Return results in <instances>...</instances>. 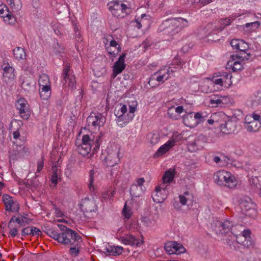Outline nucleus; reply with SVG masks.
Returning a JSON list of instances; mask_svg holds the SVG:
<instances>
[{
  "mask_svg": "<svg viewBox=\"0 0 261 261\" xmlns=\"http://www.w3.org/2000/svg\"><path fill=\"white\" fill-rule=\"evenodd\" d=\"M60 231L54 228L48 229L45 232L47 236L65 246L69 245L81 237L75 231L63 224H59Z\"/></svg>",
  "mask_w": 261,
  "mask_h": 261,
  "instance_id": "obj_1",
  "label": "nucleus"
},
{
  "mask_svg": "<svg viewBox=\"0 0 261 261\" xmlns=\"http://www.w3.org/2000/svg\"><path fill=\"white\" fill-rule=\"evenodd\" d=\"M100 139V136L92 139L88 135H84L82 137L81 143L78 144L76 142L77 151L84 156L87 155L91 151H92V154H94L99 150Z\"/></svg>",
  "mask_w": 261,
  "mask_h": 261,
  "instance_id": "obj_2",
  "label": "nucleus"
},
{
  "mask_svg": "<svg viewBox=\"0 0 261 261\" xmlns=\"http://www.w3.org/2000/svg\"><path fill=\"white\" fill-rule=\"evenodd\" d=\"M137 106V102L136 101H133L131 105H129L128 113L126 105H123L116 113V110H115V114L117 118V121L119 125L122 127L124 124H126L132 120L135 116L134 113L136 111Z\"/></svg>",
  "mask_w": 261,
  "mask_h": 261,
  "instance_id": "obj_3",
  "label": "nucleus"
},
{
  "mask_svg": "<svg viewBox=\"0 0 261 261\" xmlns=\"http://www.w3.org/2000/svg\"><path fill=\"white\" fill-rule=\"evenodd\" d=\"M183 18H170L163 22L159 28V31L164 32L165 34L173 35L177 33L181 26H180L181 21H184Z\"/></svg>",
  "mask_w": 261,
  "mask_h": 261,
  "instance_id": "obj_4",
  "label": "nucleus"
},
{
  "mask_svg": "<svg viewBox=\"0 0 261 261\" xmlns=\"http://www.w3.org/2000/svg\"><path fill=\"white\" fill-rule=\"evenodd\" d=\"M174 71L170 67L166 66L152 74L148 84L151 87H155L169 79L170 75L172 74Z\"/></svg>",
  "mask_w": 261,
  "mask_h": 261,
  "instance_id": "obj_5",
  "label": "nucleus"
},
{
  "mask_svg": "<svg viewBox=\"0 0 261 261\" xmlns=\"http://www.w3.org/2000/svg\"><path fill=\"white\" fill-rule=\"evenodd\" d=\"M214 179L218 185L226 186L230 188L235 187L238 183L233 175L223 170L216 172L214 175Z\"/></svg>",
  "mask_w": 261,
  "mask_h": 261,
  "instance_id": "obj_6",
  "label": "nucleus"
},
{
  "mask_svg": "<svg viewBox=\"0 0 261 261\" xmlns=\"http://www.w3.org/2000/svg\"><path fill=\"white\" fill-rule=\"evenodd\" d=\"M218 127H220L223 134H230L234 133L236 129V122L230 119L224 114H222Z\"/></svg>",
  "mask_w": 261,
  "mask_h": 261,
  "instance_id": "obj_7",
  "label": "nucleus"
},
{
  "mask_svg": "<svg viewBox=\"0 0 261 261\" xmlns=\"http://www.w3.org/2000/svg\"><path fill=\"white\" fill-rule=\"evenodd\" d=\"M106 121V118L99 113H91L87 118L88 126L99 129L103 126Z\"/></svg>",
  "mask_w": 261,
  "mask_h": 261,
  "instance_id": "obj_8",
  "label": "nucleus"
},
{
  "mask_svg": "<svg viewBox=\"0 0 261 261\" xmlns=\"http://www.w3.org/2000/svg\"><path fill=\"white\" fill-rule=\"evenodd\" d=\"M203 119L204 117H202L201 113L192 112L184 116L183 121L187 126L193 128L202 122Z\"/></svg>",
  "mask_w": 261,
  "mask_h": 261,
  "instance_id": "obj_9",
  "label": "nucleus"
},
{
  "mask_svg": "<svg viewBox=\"0 0 261 261\" xmlns=\"http://www.w3.org/2000/svg\"><path fill=\"white\" fill-rule=\"evenodd\" d=\"M240 207L245 212V215L249 217H253L256 215V205L252 202L251 199L248 197H245L241 199Z\"/></svg>",
  "mask_w": 261,
  "mask_h": 261,
  "instance_id": "obj_10",
  "label": "nucleus"
},
{
  "mask_svg": "<svg viewBox=\"0 0 261 261\" xmlns=\"http://www.w3.org/2000/svg\"><path fill=\"white\" fill-rule=\"evenodd\" d=\"M3 200L5 205L6 211L12 213L18 212L20 209V206L16 199L8 194L3 196Z\"/></svg>",
  "mask_w": 261,
  "mask_h": 261,
  "instance_id": "obj_11",
  "label": "nucleus"
},
{
  "mask_svg": "<svg viewBox=\"0 0 261 261\" xmlns=\"http://www.w3.org/2000/svg\"><path fill=\"white\" fill-rule=\"evenodd\" d=\"M164 248L169 254H180L186 251L184 246L175 241L168 242L165 244Z\"/></svg>",
  "mask_w": 261,
  "mask_h": 261,
  "instance_id": "obj_12",
  "label": "nucleus"
},
{
  "mask_svg": "<svg viewBox=\"0 0 261 261\" xmlns=\"http://www.w3.org/2000/svg\"><path fill=\"white\" fill-rule=\"evenodd\" d=\"M120 149L116 148L115 149L109 151L105 159V162L108 167H114L120 162Z\"/></svg>",
  "mask_w": 261,
  "mask_h": 261,
  "instance_id": "obj_13",
  "label": "nucleus"
},
{
  "mask_svg": "<svg viewBox=\"0 0 261 261\" xmlns=\"http://www.w3.org/2000/svg\"><path fill=\"white\" fill-rule=\"evenodd\" d=\"M79 205L81 211L84 213L95 212L97 210L95 200L93 198L85 197L82 199Z\"/></svg>",
  "mask_w": 261,
  "mask_h": 261,
  "instance_id": "obj_14",
  "label": "nucleus"
},
{
  "mask_svg": "<svg viewBox=\"0 0 261 261\" xmlns=\"http://www.w3.org/2000/svg\"><path fill=\"white\" fill-rule=\"evenodd\" d=\"M13 13H16L9 10L5 5H0V16L4 18L5 22L10 24H15L16 19Z\"/></svg>",
  "mask_w": 261,
  "mask_h": 261,
  "instance_id": "obj_15",
  "label": "nucleus"
},
{
  "mask_svg": "<svg viewBox=\"0 0 261 261\" xmlns=\"http://www.w3.org/2000/svg\"><path fill=\"white\" fill-rule=\"evenodd\" d=\"M73 72L70 69L69 65L67 64L63 69L62 75L63 77V84L67 83L68 86L71 89H74L76 88V81L74 75L72 74Z\"/></svg>",
  "mask_w": 261,
  "mask_h": 261,
  "instance_id": "obj_16",
  "label": "nucleus"
},
{
  "mask_svg": "<svg viewBox=\"0 0 261 261\" xmlns=\"http://www.w3.org/2000/svg\"><path fill=\"white\" fill-rule=\"evenodd\" d=\"M16 106L19 111L21 117L23 119H28L30 116V111L27 100L24 98H20L17 101Z\"/></svg>",
  "mask_w": 261,
  "mask_h": 261,
  "instance_id": "obj_17",
  "label": "nucleus"
},
{
  "mask_svg": "<svg viewBox=\"0 0 261 261\" xmlns=\"http://www.w3.org/2000/svg\"><path fill=\"white\" fill-rule=\"evenodd\" d=\"M151 196L154 202L156 203L162 202L167 197L166 187H164V185L156 187Z\"/></svg>",
  "mask_w": 261,
  "mask_h": 261,
  "instance_id": "obj_18",
  "label": "nucleus"
},
{
  "mask_svg": "<svg viewBox=\"0 0 261 261\" xmlns=\"http://www.w3.org/2000/svg\"><path fill=\"white\" fill-rule=\"evenodd\" d=\"M126 54L123 53L119 58L113 67V75L115 77L118 74L121 73L125 69L126 65L124 63V59Z\"/></svg>",
  "mask_w": 261,
  "mask_h": 261,
  "instance_id": "obj_19",
  "label": "nucleus"
},
{
  "mask_svg": "<svg viewBox=\"0 0 261 261\" xmlns=\"http://www.w3.org/2000/svg\"><path fill=\"white\" fill-rule=\"evenodd\" d=\"M221 26L218 28L216 26H214L213 23H208L205 27V29L207 30L212 29V31H211L208 34H210L212 33H215V32L221 31H222L226 26L230 25L231 23V19L229 18H225L224 19H222L219 21Z\"/></svg>",
  "mask_w": 261,
  "mask_h": 261,
  "instance_id": "obj_20",
  "label": "nucleus"
},
{
  "mask_svg": "<svg viewBox=\"0 0 261 261\" xmlns=\"http://www.w3.org/2000/svg\"><path fill=\"white\" fill-rule=\"evenodd\" d=\"M119 240L124 244L136 247H139L143 243L142 241L137 239L134 236L130 234L121 237Z\"/></svg>",
  "mask_w": 261,
  "mask_h": 261,
  "instance_id": "obj_21",
  "label": "nucleus"
},
{
  "mask_svg": "<svg viewBox=\"0 0 261 261\" xmlns=\"http://www.w3.org/2000/svg\"><path fill=\"white\" fill-rule=\"evenodd\" d=\"M21 87L28 93L33 92L35 89V83L33 78L29 76L23 77Z\"/></svg>",
  "mask_w": 261,
  "mask_h": 261,
  "instance_id": "obj_22",
  "label": "nucleus"
},
{
  "mask_svg": "<svg viewBox=\"0 0 261 261\" xmlns=\"http://www.w3.org/2000/svg\"><path fill=\"white\" fill-rule=\"evenodd\" d=\"M175 141L174 139H170L165 144L161 146L156 151L154 155V158H158L169 151L173 146H174Z\"/></svg>",
  "mask_w": 261,
  "mask_h": 261,
  "instance_id": "obj_23",
  "label": "nucleus"
},
{
  "mask_svg": "<svg viewBox=\"0 0 261 261\" xmlns=\"http://www.w3.org/2000/svg\"><path fill=\"white\" fill-rule=\"evenodd\" d=\"M216 225L219 227V230L222 233L228 232L233 226V222L230 220H225L223 222H217Z\"/></svg>",
  "mask_w": 261,
  "mask_h": 261,
  "instance_id": "obj_24",
  "label": "nucleus"
},
{
  "mask_svg": "<svg viewBox=\"0 0 261 261\" xmlns=\"http://www.w3.org/2000/svg\"><path fill=\"white\" fill-rule=\"evenodd\" d=\"M82 242V238H80V240H76L67 246L69 247V253L72 257H76L79 255L80 252V244Z\"/></svg>",
  "mask_w": 261,
  "mask_h": 261,
  "instance_id": "obj_25",
  "label": "nucleus"
},
{
  "mask_svg": "<svg viewBox=\"0 0 261 261\" xmlns=\"http://www.w3.org/2000/svg\"><path fill=\"white\" fill-rule=\"evenodd\" d=\"M105 253H108L110 255L117 256L122 254L123 248L119 246H112L108 245L104 249Z\"/></svg>",
  "mask_w": 261,
  "mask_h": 261,
  "instance_id": "obj_26",
  "label": "nucleus"
},
{
  "mask_svg": "<svg viewBox=\"0 0 261 261\" xmlns=\"http://www.w3.org/2000/svg\"><path fill=\"white\" fill-rule=\"evenodd\" d=\"M203 147V143L199 138L190 141L188 144V150L192 152H195Z\"/></svg>",
  "mask_w": 261,
  "mask_h": 261,
  "instance_id": "obj_27",
  "label": "nucleus"
},
{
  "mask_svg": "<svg viewBox=\"0 0 261 261\" xmlns=\"http://www.w3.org/2000/svg\"><path fill=\"white\" fill-rule=\"evenodd\" d=\"M28 218L26 217L23 216L21 215H19L18 217H16V216H13L11 219H10L8 227L9 228H10L11 227V224L12 223L16 222L18 223L20 226H23L25 224H28L27 222Z\"/></svg>",
  "mask_w": 261,
  "mask_h": 261,
  "instance_id": "obj_28",
  "label": "nucleus"
},
{
  "mask_svg": "<svg viewBox=\"0 0 261 261\" xmlns=\"http://www.w3.org/2000/svg\"><path fill=\"white\" fill-rule=\"evenodd\" d=\"M130 12V8L125 4V8L120 7L115 11H113L112 15L117 18H123Z\"/></svg>",
  "mask_w": 261,
  "mask_h": 261,
  "instance_id": "obj_29",
  "label": "nucleus"
},
{
  "mask_svg": "<svg viewBox=\"0 0 261 261\" xmlns=\"http://www.w3.org/2000/svg\"><path fill=\"white\" fill-rule=\"evenodd\" d=\"M10 9L16 14L19 13L22 8V4L20 0H7Z\"/></svg>",
  "mask_w": 261,
  "mask_h": 261,
  "instance_id": "obj_30",
  "label": "nucleus"
},
{
  "mask_svg": "<svg viewBox=\"0 0 261 261\" xmlns=\"http://www.w3.org/2000/svg\"><path fill=\"white\" fill-rule=\"evenodd\" d=\"M51 85L39 87L40 96L42 99L47 100L51 95Z\"/></svg>",
  "mask_w": 261,
  "mask_h": 261,
  "instance_id": "obj_31",
  "label": "nucleus"
},
{
  "mask_svg": "<svg viewBox=\"0 0 261 261\" xmlns=\"http://www.w3.org/2000/svg\"><path fill=\"white\" fill-rule=\"evenodd\" d=\"M160 135L156 131H152L148 134L146 137L147 141L152 145L156 144L160 141Z\"/></svg>",
  "mask_w": 261,
  "mask_h": 261,
  "instance_id": "obj_32",
  "label": "nucleus"
},
{
  "mask_svg": "<svg viewBox=\"0 0 261 261\" xmlns=\"http://www.w3.org/2000/svg\"><path fill=\"white\" fill-rule=\"evenodd\" d=\"M108 6L109 10L112 14L113 11H115L117 9L120 8V7L125 8V4L124 3L123 0H113L108 3Z\"/></svg>",
  "mask_w": 261,
  "mask_h": 261,
  "instance_id": "obj_33",
  "label": "nucleus"
},
{
  "mask_svg": "<svg viewBox=\"0 0 261 261\" xmlns=\"http://www.w3.org/2000/svg\"><path fill=\"white\" fill-rule=\"evenodd\" d=\"M144 189L142 187L133 185L129 190L132 196L134 197H140L144 192Z\"/></svg>",
  "mask_w": 261,
  "mask_h": 261,
  "instance_id": "obj_34",
  "label": "nucleus"
},
{
  "mask_svg": "<svg viewBox=\"0 0 261 261\" xmlns=\"http://www.w3.org/2000/svg\"><path fill=\"white\" fill-rule=\"evenodd\" d=\"M234 60L231 59V60L228 62V65L232 67V70L233 71H237L242 70L243 68V65L241 63L242 60H238L236 58H233Z\"/></svg>",
  "mask_w": 261,
  "mask_h": 261,
  "instance_id": "obj_35",
  "label": "nucleus"
},
{
  "mask_svg": "<svg viewBox=\"0 0 261 261\" xmlns=\"http://www.w3.org/2000/svg\"><path fill=\"white\" fill-rule=\"evenodd\" d=\"M14 69L9 65H7L4 68L3 76L7 77L10 80H13L15 79Z\"/></svg>",
  "mask_w": 261,
  "mask_h": 261,
  "instance_id": "obj_36",
  "label": "nucleus"
},
{
  "mask_svg": "<svg viewBox=\"0 0 261 261\" xmlns=\"http://www.w3.org/2000/svg\"><path fill=\"white\" fill-rule=\"evenodd\" d=\"M174 172L171 170V169H170L169 170L166 171L162 178L163 185H164L165 184H170L171 183L172 180H173L174 178Z\"/></svg>",
  "mask_w": 261,
  "mask_h": 261,
  "instance_id": "obj_37",
  "label": "nucleus"
},
{
  "mask_svg": "<svg viewBox=\"0 0 261 261\" xmlns=\"http://www.w3.org/2000/svg\"><path fill=\"white\" fill-rule=\"evenodd\" d=\"M13 55L14 58L19 60L25 58L26 55L23 48L17 47L13 49Z\"/></svg>",
  "mask_w": 261,
  "mask_h": 261,
  "instance_id": "obj_38",
  "label": "nucleus"
},
{
  "mask_svg": "<svg viewBox=\"0 0 261 261\" xmlns=\"http://www.w3.org/2000/svg\"><path fill=\"white\" fill-rule=\"evenodd\" d=\"M38 84L39 87H41V86H46L50 85V82L48 76L45 73L40 74L38 79Z\"/></svg>",
  "mask_w": 261,
  "mask_h": 261,
  "instance_id": "obj_39",
  "label": "nucleus"
},
{
  "mask_svg": "<svg viewBox=\"0 0 261 261\" xmlns=\"http://www.w3.org/2000/svg\"><path fill=\"white\" fill-rule=\"evenodd\" d=\"M261 126V123L258 121L253 120L251 123L245 125V128L247 131L250 132H257Z\"/></svg>",
  "mask_w": 261,
  "mask_h": 261,
  "instance_id": "obj_40",
  "label": "nucleus"
},
{
  "mask_svg": "<svg viewBox=\"0 0 261 261\" xmlns=\"http://www.w3.org/2000/svg\"><path fill=\"white\" fill-rule=\"evenodd\" d=\"M250 57V54L247 53L246 51H245V54H241V51H239V53H237L236 55H231V58L232 59V60H234L233 58H236V59H238V60H242V61H245V60H248Z\"/></svg>",
  "mask_w": 261,
  "mask_h": 261,
  "instance_id": "obj_41",
  "label": "nucleus"
},
{
  "mask_svg": "<svg viewBox=\"0 0 261 261\" xmlns=\"http://www.w3.org/2000/svg\"><path fill=\"white\" fill-rule=\"evenodd\" d=\"M222 114V113L215 114L213 116V118L208 119L207 122L210 124L212 125L215 124L216 126H218V124L219 122H220L221 115Z\"/></svg>",
  "mask_w": 261,
  "mask_h": 261,
  "instance_id": "obj_42",
  "label": "nucleus"
},
{
  "mask_svg": "<svg viewBox=\"0 0 261 261\" xmlns=\"http://www.w3.org/2000/svg\"><path fill=\"white\" fill-rule=\"evenodd\" d=\"M225 99V97L214 95L213 97H212L210 99V103L211 104H216L217 106L216 107L218 106L221 103H224L223 100Z\"/></svg>",
  "mask_w": 261,
  "mask_h": 261,
  "instance_id": "obj_43",
  "label": "nucleus"
},
{
  "mask_svg": "<svg viewBox=\"0 0 261 261\" xmlns=\"http://www.w3.org/2000/svg\"><path fill=\"white\" fill-rule=\"evenodd\" d=\"M167 114L169 117L173 120H178L180 118V116H178L174 110V106L171 107L168 109Z\"/></svg>",
  "mask_w": 261,
  "mask_h": 261,
  "instance_id": "obj_44",
  "label": "nucleus"
},
{
  "mask_svg": "<svg viewBox=\"0 0 261 261\" xmlns=\"http://www.w3.org/2000/svg\"><path fill=\"white\" fill-rule=\"evenodd\" d=\"M249 48V47L248 43L245 42L244 40H241L239 44V47H238L237 51H241V54H245V51L248 50Z\"/></svg>",
  "mask_w": 261,
  "mask_h": 261,
  "instance_id": "obj_45",
  "label": "nucleus"
},
{
  "mask_svg": "<svg viewBox=\"0 0 261 261\" xmlns=\"http://www.w3.org/2000/svg\"><path fill=\"white\" fill-rule=\"evenodd\" d=\"M13 148H14L9 152V154H10L9 158H10V160L14 161L19 158H21V156H20V155L18 151V149L16 148V147L13 146Z\"/></svg>",
  "mask_w": 261,
  "mask_h": 261,
  "instance_id": "obj_46",
  "label": "nucleus"
},
{
  "mask_svg": "<svg viewBox=\"0 0 261 261\" xmlns=\"http://www.w3.org/2000/svg\"><path fill=\"white\" fill-rule=\"evenodd\" d=\"M16 148L18 149V151L21 157L27 155L29 153V148L24 146V145L21 146L19 145L18 147H16Z\"/></svg>",
  "mask_w": 261,
  "mask_h": 261,
  "instance_id": "obj_47",
  "label": "nucleus"
},
{
  "mask_svg": "<svg viewBox=\"0 0 261 261\" xmlns=\"http://www.w3.org/2000/svg\"><path fill=\"white\" fill-rule=\"evenodd\" d=\"M145 16H146V15L143 14L141 15V18H138L135 21H133L132 22L134 24V25L138 29H140L142 27V23H143L144 21L143 17Z\"/></svg>",
  "mask_w": 261,
  "mask_h": 261,
  "instance_id": "obj_48",
  "label": "nucleus"
},
{
  "mask_svg": "<svg viewBox=\"0 0 261 261\" xmlns=\"http://www.w3.org/2000/svg\"><path fill=\"white\" fill-rule=\"evenodd\" d=\"M260 25V23L258 21H254L251 23H247L245 24V27L247 28H249L250 31H255L257 29Z\"/></svg>",
  "mask_w": 261,
  "mask_h": 261,
  "instance_id": "obj_49",
  "label": "nucleus"
},
{
  "mask_svg": "<svg viewBox=\"0 0 261 261\" xmlns=\"http://www.w3.org/2000/svg\"><path fill=\"white\" fill-rule=\"evenodd\" d=\"M107 50L108 52V53L111 55H113L114 57H116L117 54L121 51V48L120 46H118L117 47V49L113 50L112 47L108 46L107 48Z\"/></svg>",
  "mask_w": 261,
  "mask_h": 261,
  "instance_id": "obj_50",
  "label": "nucleus"
},
{
  "mask_svg": "<svg viewBox=\"0 0 261 261\" xmlns=\"http://www.w3.org/2000/svg\"><path fill=\"white\" fill-rule=\"evenodd\" d=\"M31 236H40L42 234L41 230L33 226H30Z\"/></svg>",
  "mask_w": 261,
  "mask_h": 261,
  "instance_id": "obj_51",
  "label": "nucleus"
},
{
  "mask_svg": "<svg viewBox=\"0 0 261 261\" xmlns=\"http://www.w3.org/2000/svg\"><path fill=\"white\" fill-rule=\"evenodd\" d=\"M122 214L124 215V217L126 219H128L132 216V212L130 209L127 207L126 203H125L124 207L122 210Z\"/></svg>",
  "mask_w": 261,
  "mask_h": 261,
  "instance_id": "obj_52",
  "label": "nucleus"
},
{
  "mask_svg": "<svg viewBox=\"0 0 261 261\" xmlns=\"http://www.w3.org/2000/svg\"><path fill=\"white\" fill-rule=\"evenodd\" d=\"M212 81L215 84L220 85L221 86H223L224 83H227V81L223 80V79L220 77H217V75L214 77Z\"/></svg>",
  "mask_w": 261,
  "mask_h": 261,
  "instance_id": "obj_53",
  "label": "nucleus"
},
{
  "mask_svg": "<svg viewBox=\"0 0 261 261\" xmlns=\"http://www.w3.org/2000/svg\"><path fill=\"white\" fill-rule=\"evenodd\" d=\"M90 181L88 184V188L90 191H93L94 190L93 182H94V177H93V170L90 171Z\"/></svg>",
  "mask_w": 261,
  "mask_h": 261,
  "instance_id": "obj_54",
  "label": "nucleus"
},
{
  "mask_svg": "<svg viewBox=\"0 0 261 261\" xmlns=\"http://www.w3.org/2000/svg\"><path fill=\"white\" fill-rule=\"evenodd\" d=\"M241 39H233L230 41V45L234 49L237 50L238 47H239V44L241 42Z\"/></svg>",
  "mask_w": 261,
  "mask_h": 261,
  "instance_id": "obj_55",
  "label": "nucleus"
},
{
  "mask_svg": "<svg viewBox=\"0 0 261 261\" xmlns=\"http://www.w3.org/2000/svg\"><path fill=\"white\" fill-rule=\"evenodd\" d=\"M9 229H10L9 234L11 237L14 238L17 235L18 232V229L17 228L15 227L12 228V226H11V227Z\"/></svg>",
  "mask_w": 261,
  "mask_h": 261,
  "instance_id": "obj_56",
  "label": "nucleus"
},
{
  "mask_svg": "<svg viewBox=\"0 0 261 261\" xmlns=\"http://www.w3.org/2000/svg\"><path fill=\"white\" fill-rule=\"evenodd\" d=\"M21 235L22 236L31 235L30 226L26 227L22 229Z\"/></svg>",
  "mask_w": 261,
  "mask_h": 261,
  "instance_id": "obj_57",
  "label": "nucleus"
},
{
  "mask_svg": "<svg viewBox=\"0 0 261 261\" xmlns=\"http://www.w3.org/2000/svg\"><path fill=\"white\" fill-rule=\"evenodd\" d=\"M229 76L230 78L231 77V75H230L228 72H224L220 74V75H217V77H220L221 79H223V80H225L226 81L228 79Z\"/></svg>",
  "mask_w": 261,
  "mask_h": 261,
  "instance_id": "obj_58",
  "label": "nucleus"
},
{
  "mask_svg": "<svg viewBox=\"0 0 261 261\" xmlns=\"http://www.w3.org/2000/svg\"><path fill=\"white\" fill-rule=\"evenodd\" d=\"M13 144L15 146V147H18L19 145H23L24 144V140H22L21 139H18V140H13Z\"/></svg>",
  "mask_w": 261,
  "mask_h": 261,
  "instance_id": "obj_59",
  "label": "nucleus"
},
{
  "mask_svg": "<svg viewBox=\"0 0 261 261\" xmlns=\"http://www.w3.org/2000/svg\"><path fill=\"white\" fill-rule=\"evenodd\" d=\"M252 121H253V118H252L251 115H247L244 119V123L246 125L251 123Z\"/></svg>",
  "mask_w": 261,
  "mask_h": 261,
  "instance_id": "obj_60",
  "label": "nucleus"
},
{
  "mask_svg": "<svg viewBox=\"0 0 261 261\" xmlns=\"http://www.w3.org/2000/svg\"><path fill=\"white\" fill-rule=\"evenodd\" d=\"M44 166V162L43 160H40L38 162L37 172L39 173L43 169Z\"/></svg>",
  "mask_w": 261,
  "mask_h": 261,
  "instance_id": "obj_61",
  "label": "nucleus"
},
{
  "mask_svg": "<svg viewBox=\"0 0 261 261\" xmlns=\"http://www.w3.org/2000/svg\"><path fill=\"white\" fill-rule=\"evenodd\" d=\"M180 203L182 205H186L187 202V198L185 195H180L179 196Z\"/></svg>",
  "mask_w": 261,
  "mask_h": 261,
  "instance_id": "obj_62",
  "label": "nucleus"
},
{
  "mask_svg": "<svg viewBox=\"0 0 261 261\" xmlns=\"http://www.w3.org/2000/svg\"><path fill=\"white\" fill-rule=\"evenodd\" d=\"M144 182L145 180L144 178H139L136 180V184H134V185L142 187Z\"/></svg>",
  "mask_w": 261,
  "mask_h": 261,
  "instance_id": "obj_63",
  "label": "nucleus"
},
{
  "mask_svg": "<svg viewBox=\"0 0 261 261\" xmlns=\"http://www.w3.org/2000/svg\"><path fill=\"white\" fill-rule=\"evenodd\" d=\"M251 231L249 229L244 230L242 232V236L245 238V239L250 238Z\"/></svg>",
  "mask_w": 261,
  "mask_h": 261,
  "instance_id": "obj_64",
  "label": "nucleus"
}]
</instances>
